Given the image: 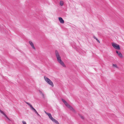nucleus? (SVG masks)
Returning <instances> with one entry per match:
<instances>
[{"instance_id": "f257e3e1", "label": "nucleus", "mask_w": 124, "mask_h": 124, "mask_svg": "<svg viewBox=\"0 0 124 124\" xmlns=\"http://www.w3.org/2000/svg\"><path fill=\"white\" fill-rule=\"evenodd\" d=\"M55 55L58 62H59L63 67H66L65 65L61 60V57L60 56L58 52L56 50L55 51Z\"/></svg>"}, {"instance_id": "f03ea898", "label": "nucleus", "mask_w": 124, "mask_h": 124, "mask_svg": "<svg viewBox=\"0 0 124 124\" xmlns=\"http://www.w3.org/2000/svg\"><path fill=\"white\" fill-rule=\"evenodd\" d=\"M46 114H47L49 116V118L53 121V122H54L56 124H59L58 122L55 120V119L52 116L51 114L49 113L45 112Z\"/></svg>"}, {"instance_id": "7ed1b4c3", "label": "nucleus", "mask_w": 124, "mask_h": 124, "mask_svg": "<svg viewBox=\"0 0 124 124\" xmlns=\"http://www.w3.org/2000/svg\"><path fill=\"white\" fill-rule=\"evenodd\" d=\"M62 101L64 103V104L66 107L69 108L73 112H75V110L69 104L64 100L63 99H62Z\"/></svg>"}, {"instance_id": "20e7f679", "label": "nucleus", "mask_w": 124, "mask_h": 124, "mask_svg": "<svg viewBox=\"0 0 124 124\" xmlns=\"http://www.w3.org/2000/svg\"><path fill=\"white\" fill-rule=\"evenodd\" d=\"M44 78L45 81L52 86L53 87L54 85L53 82L48 78L46 76H44Z\"/></svg>"}, {"instance_id": "39448f33", "label": "nucleus", "mask_w": 124, "mask_h": 124, "mask_svg": "<svg viewBox=\"0 0 124 124\" xmlns=\"http://www.w3.org/2000/svg\"><path fill=\"white\" fill-rule=\"evenodd\" d=\"M112 45L113 47L115 49L118 50L120 49V47L119 45L114 43H112Z\"/></svg>"}, {"instance_id": "423d86ee", "label": "nucleus", "mask_w": 124, "mask_h": 124, "mask_svg": "<svg viewBox=\"0 0 124 124\" xmlns=\"http://www.w3.org/2000/svg\"><path fill=\"white\" fill-rule=\"evenodd\" d=\"M29 43L30 45H31L32 47L34 49H35V48L34 46L33 43L31 41H29Z\"/></svg>"}, {"instance_id": "0eeeda50", "label": "nucleus", "mask_w": 124, "mask_h": 124, "mask_svg": "<svg viewBox=\"0 0 124 124\" xmlns=\"http://www.w3.org/2000/svg\"><path fill=\"white\" fill-rule=\"evenodd\" d=\"M59 20L60 22L61 23H63L64 22V21L61 17H59Z\"/></svg>"}, {"instance_id": "6e6552de", "label": "nucleus", "mask_w": 124, "mask_h": 124, "mask_svg": "<svg viewBox=\"0 0 124 124\" xmlns=\"http://www.w3.org/2000/svg\"><path fill=\"white\" fill-rule=\"evenodd\" d=\"M116 52L120 57H122V55L120 52H119L118 51L116 50Z\"/></svg>"}, {"instance_id": "1a4fd4ad", "label": "nucleus", "mask_w": 124, "mask_h": 124, "mask_svg": "<svg viewBox=\"0 0 124 124\" xmlns=\"http://www.w3.org/2000/svg\"><path fill=\"white\" fill-rule=\"evenodd\" d=\"M32 110H33L35 112L36 114L38 116H40L39 115L38 113L36 110L33 107L32 108Z\"/></svg>"}, {"instance_id": "9d476101", "label": "nucleus", "mask_w": 124, "mask_h": 124, "mask_svg": "<svg viewBox=\"0 0 124 124\" xmlns=\"http://www.w3.org/2000/svg\"><path fill=\"white\" fill-rule=\"evenodd\" d=\"M1 113L5 116V117L8 119V121H10V119L4 113V112L3 111H2V112H1Z\"/></svg>"}, {"instance_id": "9b49d317", "label": "nucleus", "mask_w": 124, "mask_h": 124, "mask_svg": "<svg viewBox=\"0 0 124 124\" xmlns=\"http://www.w3.org/2000/svg\"><path fill=\"white\" fill-rule=\"evenodd\" d=\"M26 103L27 104L30 106V107L31 108H32L33 107L30 103H29L28 102H26Z\"/></svg>"}, {"instance_id": "f8f14e48", "label": "nucleus", "mask_w": 124, "mask_h": 124, "mask_svg": "<svg viewBox=\"0 0 124 124\" xmlns=\"http://www.w3.org/2000/svg\"><path fill=\"white\" fill-rule=\"evenodd\" d=\"M63 2L62 1H60V4L61 6H62L63 5Z\"/></svg>"}, {"instance_id": "ddd939ff", "label": "nucleus", "mask_w": 124, "mask_h": 124, "mask_svg": "<svg viewBox=\"0 0 124 124\" xmlns=\"http://www.w3.org/2000/svg\"><path fill=\"white\" fill-rule=\"evenodd\" d=\"M79 116L81 117V118L82 119H84V117L83 116H82L81 115H79Z\"/></svg>"}, {"instance_id": "4468645a", "label": "nucleus", "mask_w": 124, "mask_h": 124, "mask_svg": "<svg viewBox=\"0 0 124 124\" xmlns=\"http://www.w3.org/2000/svg\"><path fill=\"white\" fill-rule=\"evenodd\" d=\"M113 66L114 67H116V68L117 67V65L116 64H113Z\"/></svg>"}, {"instance_id": "2eb2a0df", "label": "nucleus", "mask_w": 124, "mask_h": 124, "mask_svg": "<svg viewBox=\"0 0 124 124\" xmlns=\"http://www.w3.org/2000/svg\"><path fill=\"white\" fill-rule=\"evenodd\" d=\"M39 91V93H40L43 96H44V94H43V93H42V92H41V91Z\"/></svg>"}, {"instance_id": "dca6fc26", "label": "nucleus", "mask_w": 124, "mask_h": 124, "mask_svg": "<svg viewBox=\"0 0 124 124\" xmlns=\"http://www.w3.org/2000/svg\"><path fill=\"white\" fill-rule=\"evenodd\" d=\"M22 123L23 124H26V123L25 122L23 121H22Z\"/></svg>"}, {"instance_id": "f3484780", "label": "nucleus", "mask_w": 124, "mask_h": 124, "mask_svg": "<svg viewBox=\"0 0 124 124\" xmlns=\"http://www.w3.org/2000/svg\"><path fill=\"white\" fill-rule=\"evenodd\" d=\"M93 37L96 40V39H97L96 37L95 36H93Z\"/></svg>"}, {"instance_id": "a211bd4d", "label": "nucleus", "mask_w": 124, "mask_h": 124, "mask_svg": "<svg viewBox=\"0 0 124 124\" xmlns=\"http://www.w3.org/2000/svg\"><path fill=\"white\" fill-rule=\"evenodd\" d=\"M96 40L98 42H99V43H100V41L99 40H98L97 39H96Z\"/></svg>"}, {"instance_id": "6ab92c4d", "label": "nucleus", "mask_w": 124, "mask_h": 124, "mask_svg": "<svg viewBox=\"0 0 124 124\" xmlns=\"http://www.w3.org/2000/svg\"><path fill=\"white\" fill-rule=\"evenodd\" d=\"M2 111H1V110H0V112H2Z\"/></svg>"}, {"instance_id": "aec40b11", "label": "nucleus", "mask_w": 124, "mask_h": 124, "mask_svg": "<svg viewBox=\"0 0 124 124\" xmlns=\"http://www.w3.org/2000/svg\"><path fill=\"white\" fill-rule=\"evenodd\" d=\"M2 111H1V110H0V112H2Z\"/></svg>"}, {"instance_id": "412c9836", "label": "nucleus", "mask_w": 124, "mask_h": 124, "mask_svg": "<svg viewBox=\"0 0 124 124\" xmlns=\"http://www.w3.org/2000/svg\"><path fill=\"white\" fill-rule=\"evenodd\" d=\"M2 111H1V110H0V112H2Z\"/></svg>"}]
</instances>
